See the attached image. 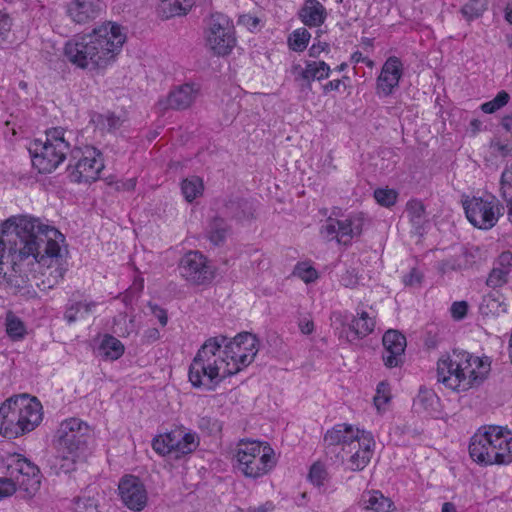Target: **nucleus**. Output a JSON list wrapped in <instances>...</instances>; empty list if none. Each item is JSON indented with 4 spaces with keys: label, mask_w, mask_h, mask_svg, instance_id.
Masks as SVG:
<instances>
[{
    "label": "nucleus",
    "mask_w": 512,
    "mask_h": 512,
    "mask_svg": "<svg viewBox=\"0 0 512 512\" xmlns=\"http://www.w3.org/2000/svg\"><path fill=\"white\" fill-rule=\"evenodd\" d=\"M234 467L245 477L260 478L277 464L273 448L266 442L241 440L234 455Z\"/></svg>",
    "instance_id": "1a4fd4ad"
},
{
    "label": "nucleus",
    "mask_w": 512,
    "mask_h": 512,
    "mask_svg": "<svg viewBox=\"0 0 512 512\" xmlns=\"http://www.w3.org/2000/svg\"><path fill=\"white\" fill-rule=\"evenodd\" d=\"M153 314L158 319L159 323L164 327L167 325L168 322V316L165 309L155 306L153 308Z\"/></svg>",
    "instance_id": "338daca9"
},
{
    "label": "nucleus",
    "mask_w": 512,
    "mask_h": 512,
    "mask_svg": "<svg viewBox=\"0 0 512 512\" xmlns=\"http://www.w3.org/2000/svg\"><path fill=\"white\" fill-rule=\"evenodd\" d=\"M90 426L79 418H69L60 423L56 432V447L62 464L60 469L68 473L75 469L78 461H83L88 454Z\"/></svg>",
    "instance_id": "0eeeda50"
},
{
    "label": "nucleus",
    "mask_w": 512,
    "mask_h": 512,
    "mask_svg": "<svg viewBox=\"0 0 512 512\" xmlns=\"http://www.w3.org/2000/svg\"><path fill=\"white\" fill-rule=\"evenodd\" d=\"M124 352V344L110 334H105L95 349L96 356L103 361H116L123 356Z\"/></svg>",
    "instance_id": "c756f323"
},
{
    "label": "nucleus",
    "mask_w": 512,
    "mask_h": 512,
    "mask_svg": "<svg viewBox=\"0 0 512 512\" xmlns=\"http://www.w3.org/2000/svg\"><path fill=\"white\" fill-rule=\"evenodd\" d=\"M471 459L481 466L512 463V432L502 426H482L469 443Z\"/></svg>",
    "instance_id": "39448f33"
},
{
    "label": "nucleus",
    "mask_w": 512,
    "mask_h": 512,
    "mask_svg": "<svg viewBox=\"0 0 512 512\" xmlns=\"http://www.w3.org/2000/svg\"><path fill=\"white\" fill-rule=\"evenodd\" d=\"M391 399L389 383L382 381L377 385L376 394L373 398L374 405L378 410L384 407Z\"/></svg>",
    "instance_id": "3c124183"
},
{
    "label": "nucleus",
    "mask_w": 512,
    "mask_h": 512,
    "mask_svg": "<svg viewBox=\"0 0 512 512\" xmlns=\"http://www.w3.org/2000/svg\"><path fill=\"white\" fill-rule=\"evenodd\" d=\"M239 23L246 26L250 31H254L260 24V19L251 15H243L239 19Z\"/></svg>",
    "instance_id": "680f3d73"
},
{
    "label": "nucleus",
    "mask_w": 512,
    "mask_h": 512,
    "mask_svg": "<svg viewBox=\"0 0 512 512\" xmlns=\"http://www.w3.org/2000/svg\"><path fill=\"white\" fill-rule=\"evenodd\" d=\"M229 230L226 220L220 216H215L209 221L205 236L214 246H221L225 243Z\"/></svg>",
    "instance_id": "7c9ffc66"
},
{
    "label": "nucleus",
    "mask_w": 512,
    "mask_h": 512,
    "mask_svg": "<svg viewBox=\"0 0 512 512\" xmlns=\"http://www.w3.org/2000/svg\"><path fill=\"white\" fill-rule=\"evenodd\" d=\"M398 193L394 189L378 188L374 191L376 202L383 207H391L397 201Z\"/></svg>",
    "instance_id": "49530a36"
},
{
    "label": "nucleus",
    "mask_w": 512,
    "mask_h": 512,
    "mask_svg": "<svg viewBox=\"0 0 512 512\" xmlns=\"http://www.w3.org/2000/svg\"><path fill=\"white\" fill-rule=\"evenodd\" d=\"M159 338H160V331L155 327H151L144 331V333L142 335V343L152 344V343L156 342L157 340H159Z\"/></svg>",
    "instance_id": "052dcab7"
},
{
    "label": "nucleus",
    "mask_w": 512,
    "mask_h": 512,
    "mask_svg": "<svg viewBox=\"0 0 512 512\" xmlns=\"http://www.w3.org/2000/svg\"><path fill=\"white\" fill-rule=\"evenodd\" d=\"M365 218L363 213H350L344 219L330 215L320 228V235L327 241L336 240L349 246L352 240L362 234Z\"/></svg>",
    "instance_id": "4468645a"
},
{
    "label": "nucleus",
    "mask_w": 512,
    "mask_h": 512,
    "mask_svg": "<svg viewBox=\"0 0 512 512\" xmlns=\"http://www.w3.org/2000/svg\"><path fill=\"white\" fill-rule=\"evenodd\" d=\"M40 401L27 395L11 397L0 406V434L13 439L34 430L42 421Z\"/></svg>",
    "instance_id": "423d86ee"
},
{
    "label": "nucleus",
    "mask_w": 512,
    "mask_h": 512,
    "mask_svg": "<svg viewBox=\"0 0 512 512\" xmlns=\"http://www.w3.org/2000/svg\"><path fill=\"white\" fill-rule=\"evenodd\" d=\"M300 20L309 27H318L327 17L325 7L318 0H306L298 12Z\"/></svg>",
    "instance_id": "c85d7f7f"
},
{
    "label": "nucleus",
    "mask_w": 512,
    "mask_h": 512,
    "mask_svg": "<svg viewBox=\"0 0 512 512\" xmlns=\"http://www.w3.org/2000/svg\"><path fill=\"white\" fill-rule=\"evenodd\" d=\"M311 34L305 28H298L294 30L288 37V46L295 52L304 51L310 41Z\"/></svg>",
    "instance_id": "a19ab883"
},
{
    "label": "nucleus",
    "mask_w": 512,
    "mask_h": 512,
    "mask_svg": "<svg viewBox=\"0 0 512 512\" xmlns=\"http://www.w3.org/2000/svg\"><path fill=\"white\" fill-rule=\"evenodd\" d=\"M126 41L123 27L105 22L89 33H80L67 40L63 55L69 63L80 69L106 68L115 61Z\"/></svg>",
    "instance_id": "f03ea898"
},
{
    "label": "nucleus",
    "mask_w": 512,
    "mask_h": 512,
    "mask_svg": "<svg viewBox=\"0 0 512 512\" xmlns=\"http://www.w3.org/2000/svg\"><path fill=\"white\" fill-rule=\"evenodd\" d=\"M509 273L510 272L504 270V268L494 266L486 280L487 286L493 289L502 287L504 284L507 283Z\"/></svg>",
    "instance_id": "de8ad7c7"
},
{
    "label": "nucleus",
    "mask_w": 512,
    "mask_h": 512,
    "mask_svg": "<svg viewBox=\"0 0 512 512\" xmlns=\"http://www.w3.org/2000/svg\"><path fill=\"white\" fill-rule=\"evenodd\" d=\"M136 178L126 179L120 182H117V190L121 191H132L136 187Z\"/></svg>",
    "instance_id": "0e129e2a"
},
{
    "label": "nucleus",
    "mask_w": 512,
    "mask_h": 512,
    "mask_svg": "<svg viewBox=\"0 0 512 512\" xmlns=\"http://www.w3.org/2000/svg\"><path fill=\"white\" fill-rule=\"evenodd\" d=\"M205 41L214 55L224 57L231 54L237 44L233 21L223 13L211 14L205 30Z\"/></svg>",
    "instance_id": "f8f14e48"
},
{
    "label": "nucleus",
    "mask_w": 512,
    "mask_h": 512,
    "mask_svg": "<svg viewBox=\"0 0 512 512\" xmlns=\"http://www.w3.org/2000/svg\"><path fill=\"white\" fill-rule=\"evenodd\" d=\"M64 235L55 227L44 224L37 218L22 217L18 220H5L0 229V278L3 272V258L6 252L11 261V283L17 287L25 285L38 264L45 265L48 260L57 267L51 272L55 283L64 278L67 271L61 264L60 243Z\"/></svg>",
    "instance_id": "f257e3e1"
},
{
    "label": "nucleus",
    "mask_w": 512,
    "mask_h": 512,
    "mask_svg": "<svg viewBox=\"0 0 512 512\" xmlns=\"http://www.w3.org/2000/svg\"><path fill=\"white\" fill-rule=\"evenodd\" d=\"M423 280V274L417 268H412L409 273L403 276V283L405 286H419Z\"/></svg>",
    "instance_id": "6e6d98bb"
},
{
    "label": "nucleus",
    "mask_w": 512,
    "mask_h": 512,
    "mask_svg": "<svg viewBox=\"0 0 512 512\" xmlns=\"http://www.w3.org/2000/svg\"><path fill=\"white\" fill-rule=\"evenodd\" d=\"M509 100L510 95L508 92L501 90L492 100L483 103L480 108L484 113L492 114L507 105Z\"/></svg>",
    "instance_id": "c03bdc74"
},
{
    "label": "nucleus",
    "mask_w": 512,
    "mask_h": 512,
    "mask_svg": "<svg viewBox=\"0 0 512 512\" xmlns=\"http://www.w3.org/2000/svg\"><path fill=\"white\" fill-rule=\"evenodd\" d=\"M254 211L255 207L253 202L241 197L230 198L224 205L225 216L239 222L252 219L254 217Z\"/></svg>",
    "instance_id": "bb28decb"
},
{
    "label": "nucleus",
    "mask_w": 512,
    "mask_h": 512,
    "mask_svg": "<svg viewBox=\"0 0 512 512\" xmlns=\"http://www.w3.org/2000/svg\"><path fill=\"white\" fill-rule=\"evenodd\" d=\"M488 357H478L472 353L453 349L437 362V380L446 388L460 393L479 386L490 372Z\"/></svg>",
    "instance_id": "7ed1b4c3"
},
{
    "label": "nucleus",
    "mask_w": 512,
    "mask_h": 512,
    "mask_svg": "<svg viewBox=\"0 0 512 512\" xmlns=\"http://www.w3.org/2000/svg\"><path fill=\"white\" fill-rule=\"evenodd\" d=\"M299 329L303 334L309 335L314 330V323L313 321L307 319L300 320Z\"/></svg>",
    "instance_id": "774afa93"
},
{
    "label": "nucleus",
    "mask_w": 512,
    "mask_h": 512,
    "mask_svg": "<svg viewBox=\"0 0 512 512\" xmlns=\"http://www.w3.org/2000/svg\"><path fill=\"white\" fill-rule=\"evenodd\" d=\"M194 0H163L159 11L165 19L186 15L194 6Z\"/></svg>",
    "instance_id": "c9c22d12"
},
{
    "label": "nucleus",
    "mask_w": 512,
    "mask_h": 512,
    "mask_svg": "<svg viewBox=\"0 0 512 512\" xmlns=\"http://www.w3.org/2000/svg\"><path fill=\"white\" fill-rule=\"evenodd\" d=\"M384 351L382 359L386 367L394 368L403 364L406 337L397 330H388L382 338Z\"/></svg>",
    "instance_id": "412c9836"
},
{
    "label": "nucleus",
    "mask_w": 512,
    "mask_h": 512,
    "mask_svg": "<svg viewBox=\"0 0 512 512\" xmlns=\"http://www.w3.org/2000/svg\"><path fill=\"white\" fill-rule=\"evenodd\" d=\"M500 195L506 205L512 203V164L507 166L500 178Z\"/></svg>",
    "instance_id": "37998d69"
},
{
    "label": "nucleus",
    "mask_w": 512,
    "mask_h": 512,
    "mask_svg": "<svg viewBox=\"0 0 512 512\" xmlns=\"http://www.w3.org/2000/svg\"><path fill=\"white\" fill-rule=\"evenodd\" d=\"M343 80H331L322 86L323 94L327 95L331 91H339Z\"/></svg>",
    "instance_id": "69168bd1"
},
{
    "label": "nucleus",
    "mask_w": 512,
    "mask_h": 512,
    "mask_svg": "<svg viewBox=\"0 0 512 512\" xmlns=\"http://www.w3.org/2000/svg\"><path fill=\"white\" fill-rule=\"evenodd\" d=\"M329 48V44L326 43V42H318V43H314L310 48H309V56L310 57H313V58H318L319 55L323 52V51H326L327 49Z\"/></svg>",
    "instance_id": "e2e57ef3"
},
{
    "label": "nucleus",
    "mask_w": 512,
    "mask_h": 512,
    "mask_svg": "<svg viewBox=\"0 0 512 512\" xmlns=\"http://www.w3.org/2000/svg\"><path fill=\"white\" fill-rule=\"evenodd\" d=\"M480 311L486 316L505 313L507 311V305L503 295L497 290H493L484 295L480 303Z\"/></svg>",
    "instance_id": "72a5a7b5"
},
{
    "label": "nucleus",
    "mask_w": 512,
    "mask_h": 512,
    "mask_svg": "<svg viewBox=\"0 0 512 512\" xmlns=\"http://www.w3.org/2000/svg\"><path fill=\"white\" fill-rule=\"evenodd\" d=\"M450 311L455 320H461L467 315L468 304L466 301H456L451 305Z\"/></svg>",
    "instance_id": "4d7b16f0"
},
{
    "label": "nucleus",
    "mask_w": 512,
    "mask_h": 512,
    "mask_svg": "<svg viewBox=\"0 0 512 512\" xmlns=\"http://www.w3.org/2000/svg\"><path fill=\"white\" fill-rule=\"evenodd\" d=\"M173 430L170 432L156 435L152 439V448L160 456L172 457Z\"/></svg>",
    "instance_id": "ea45409f"
},
{
    "label": "nucleus",
    "mask_w": 512,
    "mask_h": 512,
    "mask_svg": "<svg viewBox=\"0 0 512 512\" xmlns=\"http://www.w3.org/2000/svg\"><path fill=\"white\" fill-rule=\"evenodd\" d=\"M12 28V18L4 11L0 10V37L5 39Z\"/></svg>",
    "instance_id": "13d9d810"
},
{
    "label": "nucleus",
    "mask_w": 512,
    "mask_h": 512,
    "mask_svg": "<svg viewBox=\"0 0 512 512\" xmlns=\"http://www.w3.org/2000/svg\"><path fill=\"white\" fill-rule=\"evenodd\" d=\"M368 431L360 430L352 424L339 423L328 429L323 437V445L326 454L336 453L337 448L341 447V451H345L348 447L350 450L356 448V442L362 438L363 433Z\"/></svg>",
    "instance_id": "f3484780"
},
{
    "label": "nucleus",
    "mask_w": 512,
    "mask_h": 512,
    "mask_svg": "<svg viewBox=\"0 0 512 512\" xmlns=\"http://www.w3.org/2000/svg\"><path fill=\"white\" fill-rule=\"evenodd\" d=\"M68 178L73 183H91L99 179L104 169L102 152L94 146L70 148Z\"/></svg>",
    "instance_id": "9d476101"
},
{
    "label": "nucleus",
    "mask_w": 512,
    "mask_h": 512,
    "mask_svg": "<svg viewBox=\"0 0 512 512\" xmlns=\"http://www.w3.org/2000/svg\"><path fill=\"white\" fill-rule=\"evenodd\" d=\"M440 399L436 393L427 388H420L417 397L414 399V407L428 415L435 416L439 412Z\"/></svg>",
    "instance_id": "2f4dec72"
},
{
    "label": "nucleus",
    "mask_w": 512,
    "mask_h": 512,
    "mask_svg": "<svg viewBox=\"0 0 512 512\" xmlns=\"http://www.w3.org/2000/svg\"><path fill=\"white\" fill-rule=\"evenodd\" d=\"M119 496L122 503L135 512L142 511L148 501V494L142 480L134 475L123 476L118 484Z\"/></svg>",
    "instance_id": "a211bd4d"
},
{
    "label": "nucleus",
    "mask_w": 512,
    "mask_h": 512,
    "mask_svg": "<svg viewBox=\"0 0 512 512\" xmlns=\"http://www.w3.org/2000/svg\"><path fill=\"white\" fill-rule=\"evenodd\" d=\"M403 76V64L396 56H390L383 64L376 80V93L380 97L390 96L398 88Z\"/></svg>",
    "instance_id": "aec40b11"
},
{
    "label": "nucleus",
    "mask_w": 512,
    "mask_h": 512,
    "mask_svg": "<svg viewBox=\"0 0 512 512\" xmlns=\"http://www.w3.org/2000/svg\"><path fill=\"white\" fill-rule=\"evenodd\" d=\"M258 352V339L249 332H242L233 339L226 340L220 347L221 360L227 364L226 369L237 374L253 361Z\"/></svg>",
    "instance_id": "9b49d317"
},
{
    "label": "nucleus",
    "mask_w": 512,
    "mask_h": 512,
    "mask_svg": "<svg viewBox=\"0 0 512 512\" xmlns=\"http://www.w3.org/2000/svg\"><path fill=\"white\" fill-rule=\"evenodd\" d=\"M14 479L9 477H0V501L12 496L17 491Z\"/></svg>",
    "instance_id": "5fc2aeb1"
},
{
    "label": "nucleus",
    "mask_w": 512,
    "mask_h": 512,
    "mask_svg": "<svg viewBox=\"0 0 512 512\" xmlns=\"http://www.w3.org/2000/svg\"><path fill=\"white\" fill-rule=\"evenodd\" d=\"M45 141L33 140L28 152L32 166L41 174L55 171L66 159L70 151L67 130L62 127H52L45 132Z\"/></svg>",
    "instance_id": "6e6552de"
},
{
    "label": "nucleus",
    "mask_w": 512,
    "mask_h": 512,
    "mask_svg": "<svg viewBox=\"0 0 512 512\" xmlns=\"http://www.w3.org/2000/svg\"><path fill=\"white\" fill-rule=\"evenodd\" d=\"M226 340L227 337L223 335L211 337L200 347L188 371L189 381L194 388L213 391L225 378L232 376V371L226 369L227 364L217 353Z\"/></svg>",
    "instance_id": "20e7f679"
},
{
    "label": "nucleus",
    "mask_w": 512,
    "mask_h": 512,
    "mask_svg": "<svg viewBox=\"0 0 512 512\" xmlns=\"http://www.w3.org/2000/svg\"><path fill=\"white\" fill-rule=\"evenodd\" d=\"M90 122L102 132L112 133L118 130L124 123V119L114 112L93 113Z\"/></svg>",
    "instance_id": "473e14b6"
},
{
    "label": "nucleus",
    "mask_w": 512,
    "mask_h": 512,
    "mask_svg": "<svg viewBox=\"0 0 512 512\" xmlns=\"http://www.w3.org/2000/svg\"><path fill=\"white\" fill-rule=\"evenodd\" d=\"M358 449L348 460L352 471H362L370 462L375 448V440L371 432L363 433L362 438L356 442Z\"/></svg>",
    "instance_id": "b1692460"
},
{
    "label": "nucleus",
    "mask_w": 512,
    "mask_h": 512,
    "mask_svg": "<svg viewBox=\"0 0 512 512\" xmlns=\"http://www.w3.org/2000/svg\"><path fill=\"white\" fill-rule=\"evenodd\" d=\"M328 472L325 468V465L316 462L314 463L309 470L308 478L311 481L312 484L315 486H322L324 485V482L327 480Z\"/></svg>",
    "instance_id": "8fccbe9b"
},
{
    "label": "nucleus",
    "mask_w": 512,
    "mask_h": 512,
    "mask_svg": "<svg viewBox=\"0 0 512 512\" xmlns=\"http://www.w3.org/2000/svg\"><path fill=\"white\" fill-rule=\"evenodd\" d=\"M199 437L195 432H185L183 429L173 430L172 459L179 460L193 453L199 446Z\"/></svg>",
    "instance_id": "393cba45"
},
{
    "label": "nucleus",
    "mask_w": 512,
    "mask_h": 512,
    "mask_svg": "<svg viewBox=\"0 0 512 512\" xmlns=\"http://www.w3.org/2000/svg\"><path fill=\"white\" fill-rule=\"evenodd\" d=\"M406 212L416 233L421 234L427 222L426 210L422 201L417 199L409 200L406 204Z\"/></svg>",
    "instance_id": "f704fd0d"
},
{
    "label": "nucleus",
    "mask_w": 512,
    "mask_h": 512,
    "mask_svg": "<svg viewBox=\"0 0 512 512\" xmlns=\"http://www.w3.org/2000/svg\"><path fill=\"white\" fill-rule=\"evenodd\" d=\"M8 474L14 479L24 498L31 499L40 489L42 474L39 467L21 454L9 458Z\"/></svg>",
    "instance_id": "2eb2a0df"
},
{
    "label": "nucleus",
    "mask_w": 512,
    "mask_h": 512,
    "mask_svg": "<svg viewBox=\"0 0 512 512\" xmlns=\"http://www.w3.org/2000/svg\"><path fill=\"white\" fill-rule=\"evenodd\" d=\"M75 512H99L98 500L91 496H79L74 501Z\"/></svg>",
    "instance_id": "09e8293b"
},
{
    "label": "nucleus",
    "mask_w": 512,
    "mask_h": 512,
    "mask_svg": "<svg viewBox=\"0 0 512 512\" xmlns=\"http://www.w3.org/2000/svg\"><path fill=\"white\" fill-rule=\"evenodd\" d=\"M462 205L467 220L478 229H491L504 214V205L494 195L466 197Z\"/></svg>",
    "instance_id": "ddd939ff"
},
{
    "label": "nucleus",
    "mask_w": 512,
    "mask_h": 512,
    "mask_svg": "<svg viewBox=\"0 0 512 512\" xmlns=\"http://www.w3.org/2000/svg\"><path fill=\"white\" fill-rule=\"evenodd\" d=\"M376 322L368 312L357 309V315L353 317L347 326H343L341 337L346 338L347 342L354 343L371 334L374 331Z\"/></svg>",
    "instance_id": "5701e85b"
},
{
    "label": "nucleus",
    "mask_w": 512,
    "mask_h": 512,
    "mask_svg": "<svg viewBox=\"0 0 512 512\" xmlns=\"http://www.w3.org/2000/svg\"><path fill=\"white\" fill-rule=\"evenodd\" d=\"M64 8L71 22L79 25L95 20L102 10L99 0H70L65 3Z\"/></svg>",
    "instance_id": "4be33fe9"
},
{
    "label": "nucleus",
    "mask_w": 512,
    "mask_h": 512,
    "mask_svg": "<svg viewBox=\"0 0 512 512\" xmlns=\"http://www.w3.org/2000/svg\"><path fill=\"white\" fill-rule=\"evenodd\" d=\"M359 504L368 512H397L394 503L379 490L364 491Z\"/></svg>",
    "instance_id": "a878e982"
},
{
    "label": "nucleus",
    "mask_w": 512,
    "mask_h": 512,
    "mask_svg": "<svg viewBox=\"0 0 512 512\" xmlns=\"http://www.w3.org/2000/svg\"><path fill=\"white\" fill-rule=\"evenodd\" d=\"M204 189L203 181L201 178L197 176H192L190 178H186L181 183V190L184 195V198L188 202H192L197 197L202 195Z\"/></svg>",
    "instance_id": "58836bf2"
},
{
    "label": "nucleus",
    "mask_w": 512,
    "mask_h": 512,
    "mask_svg": "<svg viewBox=\"0 0 512 512\" xmlns=\"http://www.w3.org/2000/svg\"><path fill=\"white\" fill-rule=\"evenodd\" d=\"M5 330L12 341H21L27 334L24 322L11 311L5 317Z\"/></svg>",
    "instance_id": "4c0bfd02"
},
{
    "label": "nucleus",
    "mask_w": 512,
    "mask_h": 512,
    "mask_svg": "<svg viewBox=\"0 0 512 512\" xmlns=\"http://www.w3.org/2000/svg\"><path fill=\"white\" fill-rule=\"evenodd\" d=\"M294 274L305 283H312L318 278L316 269L306 263H298L295 267Z\"/></svg>",
    "instance_id": "603ef678"
},
{
    "label": "nucleus",
    "mask_w": 512,
    "mask_h": 512,
    "mask_svg": "<svg viewBox=\"0 0 512 512\" xmlns=\"http://www.w3.org/2000/svg\"><path fill=\"white\" fill-rule=\"evenodd\" d=\"M180 275L192 285H206L214 278L208 259L200 251L192 250L183 255L178 266Z\"/></svg>",
    "instance_id": "dca6fc26"
},
{
    "label": "nucleus",
    "mask_w": 512,
    "mask_h": 512,
    "mask_svg": "<svg viewBox=\"0 0 512 512\" xmlns=\"http://www.w3.org/2000/svg\"><path fill=\"white\" fill-rule=\"evenodd\" d=\"M197 90L190 84H183L173 89L166 100V108L184 110L195 101Z\"/></svg>",
    "instance_id": "cd10ccee"
},
{
    "label": "nucleus",
    "mask_w": 512,
    "mask_h": 512,
    "mask_svg": "<svg viewBox=\"0 0 512 512\" xmlns=\"http://www.w3.org/2000/svg\"><path fill=\"white\" fill-rule=\"evenodd\" d=\"M359 275L355 268L349 267L340 275V283L346 288L354 289L359 284Z\"/></svg>",
    "instance_id": "864d4df0"
},
{
    "label": "nucleus",
    "mask_w": 512,
    "mask_h": 512,
    "mask_svg": "<svg viewBox=\"0 0 512 512\" xmlns=\"http://www.w3.org/2000/svg\"><path fill=\"white\" fill-rule=\"evenodd\" d=\"M488 0H469L462 8L461 14L467 21H472L482 16L487 10Z\"/></svg>",
    "instance_id": "79ce46f5"
},
{
    "label": "nucleus",
    "mask_w": 512,
    "mask_h": 512,
    "mask_svg": "<svg viewBox=\"0 0 512 512\" xmlns=\"http://www.w3.org/2000/svg\"><path fill=\"white\" fill-rule=\"evenodd\" d=\"M197 427L206 435H216L221 432L222 424L221 422L211 416L203 415L199 416L197 421Z\"/></svg>",
    "instance_id": "a18cd8bd"
},
{
    "label": "nucleus",
    "mask_w": 512,
    "mask_h": 512,
    "mask_svg": "<svg viewBox=\"0 0 512 512\" xmlns=\"http://www.w3.org/2000/svg\"><path fill=\"white\" fill-rule=\"evenodd\" d=\"M495 266L504 268V270L510 272V268L512 267V253L510 251L502 252L498 257Z\"/></svg>",
    "instance_id": "bf43d9fd"
},
{
    "label": "nucleus",
    "mask_w": 512,
    "mask_h": 512,
    "mask_svg": "<svg viewBox=\"0 0 512 512\" xmlns=\"http://www.w3.org/2000/svg\"><path fill=\"white\" fill-rule=\"evenodd\" d=\"M95 306L96 303L94 301H69L64 312V319L68 324H72L89 314Z\"/></svg>",
    "instance_id": "e433bc0d"
},
{
    "label": "nucleus",
    "mask_w": 512,
    "mask_h": 512,
    "mask_svg": "<svg viewBox=\"0 0 512 512\" xmlns=\"http://www.w3.org/2000/svg\"><path fill=\"white\" fill-rule=\"evenodd\" d=\"M331 72L330 66L325 61H306L304 67L294 64L291 68L294 80L302 92L311 91L313 81L327 79Z\"/></svg>",
    "instance_id": "6ab92c4d"
}]
</instances>
